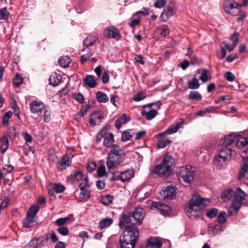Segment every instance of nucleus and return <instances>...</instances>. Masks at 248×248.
Segmentation results:
<instances>
[{
    "instance_id": "38",
    "label": "nucleus",
    "mask_w": 248,
    "mask_h": 248,
    "mask_svg": "<svg viewBox=\"0 0 248 248\" xmlns=\"http://www.w3.org/2000/svg\"><path fill=\"white\" fill-rule=\"evenodd\" d=\"M3 143L0 146V151L2 153L5 152L8 147V140L6 135H4L2 138Z\"/></svg>"
},
{
    "instance_id": "35",
    "label": "nucleus",
    "mask_w": 248,
    "mask_h": 248,
    "mask_svg": "<svg viewBox=\"0 0 248 248\" xmlns=\"http://www.w3.org/2000/svg\"><path fill=\"white\" fill-rule=\"evenodd\" d=\"M96 39L97 37L93 35H89L86 37L84 40V45L86 46L92 45Z\"/></svg>"
},
{
    "instance_id": "48",
    "label": "nucleus",
    "mask_w": 248,
    "mask_h": 248,
    "mask_svg": "<svg viewBox=\"0 0 248 248\" xmlns=\"http://www.w3.org/2000/svg\"><path fill=\"white\" fill-rule=\"evenodd\" d=\"M171 142L169 139H162L158 141L157 145L159 148H164Z\"/></svg>"
},
{
    "instance_id": "58",
    "label": "nucleus",
    "mask_w": 248,
    "mask_h": 248,
    "mask_svg": "<svg viewBox=\"0 0 248 248\" xmlns=\"http://www.w3.org/2000/svg\"><path fill=\"white\" fill-rule=\"evenodd\" d=\"M208 70L207 69H205L202 71L200 77V79L203 82H207L208 80Z\"/></svg>"
},
{
    "instance_id": "42",
    "label": "nucleus",
    "mask_w": 248,
    "mask_h": 248,
    "mask_svg": "<svg viewBox=\"0 0 248 248\" xmlns=\"http://www.w3.org/2000/svg\"><path fill=\"white\" fill-rule=\"evenodd\" d=\"M10 13L6 8H3L0 9V20L2 19L7 20L9 18Z\"/></svg>"
},
{
    "instance_id": "17",
    "label": "nucleus",
    "mask_w": 248,
    "mask_h": 248,
    "mask_svg": "<svg viewBox=\"0 0 248 248\" xmlns=\"http://www.w3.org/2000/svg\"><path fill=\"white\" fill-rule=\"evenodd\" d=\"M134 176V172L132 170H126L122 171L117 176V179L122 182L129 181Z\"/></svg>"
},
{
    "instance_id": "23",
    "label": "nucleus",
    "mask_w": 248,
    "mask_h": 248,
    "mask_svg": "<svg viewBox=\"0 0 248 248\" xmlns=\"http://www.w3.org/2000/svg\"><path fill=\"white\" fill-rule=\"evenodd\" d=\"M62 79V76L60 74L54 73L52 74L49 78V84L53 86L58 85L61 82Z\"/></svg>"
},
{
    "instance_id": "57",
    "label": "nucleus",
    "mask_w": 248,
    "mask_h": 248,
    "mask_svg": "<svg viewBox=\"0 0 248 248\" xmlns=\"http://www.w3.org/2000/svg\"><path fill=\"white\" fill-rule=\"evenodd\" d=\"M69 220L68 217H61L57 219L56 220V223L58 226H62L66 223V222Z\"/></svg>"
},
{
    "instance_id": "37",
    "label": "nucleus",
    "mask_w": 248,
    "mask_h": 248,
    "mask_svg": "<svg viewBox=\"0 0 248 248\" xmlns=\"http://www.w3.org/2000/svg\"><path fill=\"white\" fill-rule=\"evenodd\" d=\"M78 182V186L80 189H89L90 185L88 184V178L86 176H84L81 179V181H80Z\"/></svg>"
},
{
    "instance_id": "45",
    "label": "nucleus",
    "mask_w": 248,
    "mask_h": 248,
    "mask_svg": "<svg viewBox=\"0 0 248 248\" xmlns=\"http://www.w3.org/2000/svg\"><path fill=\"white\" fill-rule=\"evenodd\" d=\"M39 210V207L37 205H32L27 212V214L31 215L32 216H36V213Z\"/></svg>"
},
{
    "instance_id": "47",
    "label": "nucleus",
    "mask_w": 248,
    "mask_h": 248,
    "mask_svg": "<svg viewBox=\"0 0 248 248\" xmlns=\"http://www.w3.org/2000/svg\"><path fill=\"white\" fill-rule=\"evenodd\" d=\"M73 97L75 100L80 104H83L84 103V98L82 94L80 93H74L73 94Z\"/></svg>"
},
{
    "instance_id": "20",
    "label": "nucleus",
    "mask_w": 248,
    "mask_h": 248,
    "mask_svg": "<svg viewBox=\"0 0 248 248\" xmlns=\"http://www.w3.org/2000/svg\"><path fill=\"white\" fill-rule=\"evenodd\" d=\"M130 120L129 117L127 116L125 113L120 115L115 122V126L117 129H119L123 124H126Z\"/></svg>"
},
{
    "instance_id": "55",
    "label": "nucleus",
    "mask_w": 248,
    "mask_h": 248,
    "mask_svg": "<svg viewBox=\"0 0 248 248\" xmlns=\"http://www.w3.org/2000/svg\"><path fill=\"white\" fill-rule=\"evenodd\" d=\"M224 77L229 82H232L234 80L235 76L234 74L229 71L225 72Z\"/></svg>"
},
{
    "instance_id": "25",
    "label": "nucleus",
    "mask_w": 248,
    "mask_h": 248,
    "mask_svg": "<svg viewBox=\"0 0 248 248\" xmlns=\"http://www.w3.org/2000/svg\"><path fill=\"white\" fill-rule=\"evenodd\" d=\"M184 123L185 121L184 120H182L178 123L176 125L168 128L165 131V134L168 135H171L176 133L180 127L184 124Z\"/></svg>"
},
{
    "instance_id": "59",
    "label": "nucleus",
    "mask_w": 248,
    "mask_h": 248,
    "mask_svg": "<svg viewBox=\"0 0 248 248\" xmlns=\"http://www.w3.org/2000/svg\"><path fill=\"white\" fill-rule=\"evenodd\" d=\"M97 174L99 176L102 177L106 174V168L104 165H101L97 169Z\"/></svg>"
},
{
    "instance_id": "14",
    "label": "nucleus",
    "mask_w": 248,
    "mask_h": 248,
    "mask_svg": "<svg viewBox=\"0 0 248 248\" xmlns=\"http://www.w3.org/2000/svg\"><path fill=\"white\" fill-rule=\"evenodd\" d=\"M30 110L31 113L36 114L38 112H41L45 108L44 104L39 101H33L30 105Z\"/></svg>"
},
{
    "instance_id": "62",
    "label": "nucleus",
    "mask_w": 248,
    "mask_h": 248,
    "mask_svg": "<svg viewBox=\"0 0 248 248\" xmlns=\"http://www.w3.org/2000/svg\"><path fill=\"white\" fill-rule=\"evenodd\" d=\"M22 136L27 142H31L32 140L31 136L27 132H23L22 133Z\"/></svg>"
},
{
    "instance_id": "44",
    "label": "nucleus",
    "mask_w": 248,
    "mask_h": 248,
    "mask_svg": "<svg viewBox=\"0 0 248 248\" xmlns=\"http://www.w3.org/2000/svg\"><path fill=\"white\" fill-rule=\"evenodd\" d=\"M101 116L99 115L98 113L94 112L93 113L90 118H89V123L92 125H95L96 123L95 122V119H101Z\"/></svg>"
},
{
    "instance_id": "36",
    "label": "nucleus",
    "mask_w": 248,
    "mask_h": 248,
    "mask_svg": "<svg viewBox=\"0 0 248 248\" xmlns=\"http://www.w3.org/2000/svg\"><path fill=\"white\" fill-rule=\"evenodd\" d=\"M200 86L198 79L196 78H193L188 84V87L190 89H197L199 88Z\"/></svg>"
},
{
    "instance_id": "26",
    "label": "nucleus",
    "mask_w": 248,
    "mask_h": 248,
    "mask_svg": "<svg viewBox=\"0 0 248 248\" xmlns=\"http://www.w3.org/2000/svg\"><path fill=\"white\" fill-rule=\"evenodd\" d=\"M113 223V220L109 217L101 219L99 222V227L101 230L109 227Z\"/></svg>"
},
{
    "instance_id": "43",
    "label": "nucleus",
    "mask_w": 248,
    "mask_h": 248,
    "mask_svg": "<svg viewBox=\"0 0 248 248\" xmlns=\"http://www.w3.org/2000/svg\"><path fill=\"white\" fill-rule=\"evenodd\" d=\"M23 82V78L20 77L18 73L16 74L15 78L13 79V84L15 87H18Z\"/></svg>"
},
{
    "instance_id": "19",
    "label": "nucleus",
    "mask_w": 248,
    "mask_h": 248,
    "mask_svg": "<svg viewBox=\"0 0 248 248\" xmlns=\"http://www.w3.org/2000/svg\"><path fill=\"white\" fill-rule=\"evenodd\" d=\"M174 14V9L170 6L165 8L162 13L160 19L161 21L165 22L168 20Z\"/></svg>"
},
{
    "instance_id": "63",
    "label": "nucleus",
    "mask_w": 248,
    "mask_h": 248,
    "mask_svg": "<svg viewBox=\"0 0 248 248\" xmlns=\"http://www.w3.org/2000/svg\"><path fill=\"white\" fill-rule=\"evenodd\" d=\"M140 15H142V16L148 15V10L145 8H143L142 10L137 12L135 14V16H138Z\"/></svg>"
},
{
    "instance_id": "31",
    "label": "nucleus",
    "mask_w": 248,
    "mask_h": 248,
    "mask_svg": "<svg viewBox=\"0 0 248 248\" xmlns=\"http://www.w3.org/2000/svg\"><path fill=\"white\" fill-rule=\"evenodd\" d=\"M79 199L81 202H85L90 197V191L89 189H80Z\"/></svg>"
},
{
    "instance_id": "27",
    "label": "nucleus",
    "mask_w": 248,
    "mask_h": 248,
    "mask_svg": "<svg viewBox=\"0 0 248 248\" xmlns=\"http://www.w3.org/2000/svg\"><path fill=\"white\" fill-rule=\"evenodd\" d=\"M84 83L91 88L95 87L97 83L92 75H88L83 79Z\"/></svg>"
},
{
    "instance_id": "7",
    "label": "nucleus",
    "mask_w": 248,
    "mask_h": 248,
    "mask_svg": "<svg viewBox=\"0 0 248 248\" xmlns=\"http://www.w3.org/2000/svg\"><path fill=\"white\" fill-rule=\"evenodd\" d=\"M218 154L214 158V164L217 166H222L231 158L232 150L230 148L219 145Z\"/></svg>"
},
{
    "instance_id": "6",
    "label": "nucleus",
    "mask_w": 248,
    "mask_h": 248,
    "mask_svg": "<svg viewBox=\"0 0 248 248\" xmlns=\"http://www.w3.org/2000/svg\"><path fill=\"white\" fill-rule=\"evenodd\" d=\"M121 149H111L108 154L106 165L108 170L116 168L123 161V153Z\"/></svg>"
},
{
    "instance_id": "12",
    "label": "nucleus",
    "mask_w": 248,
    "mask_h": 248,
    "mask_svg": "<svg viewBox=\"0 0 248 248\" xmlns=\"http://www.w3.org/2000/svg\"><path fill=\"white\" fill-rule=\"evenodd\" d=\"M176 190L173 186H168L160 192V194L164 199L171 200L176 196Z\"/></svg>"
},
{
    "instance_id": "41",
    "label": "nucleus",
    "mask_w": 248,
    "mask_h": 248,
    "mask_svg": "<svg viewBox=\"0 0 248 248\" xmlns=\"http://www.w3.org/2000/svg\"><path fill=\"white\" fill-rule=\"evenodd\" d=\"M202 98V95L197 91H191L189 93L188 99L194 100H200Z\"/></svg>"
},
{
    "instance_id": "1",
    "label": "nucleus",
    "mask_w": 248,
    "mask_h": 248,
    "mask_svg": "<svg viewBox=\"0 0 248 248\" xmlns=\"http://www.w3.org/2000/svg\"><path fill=\"white\" fill-rule=\"evenodd\" d=\"M130 214L124 213L120 218L119 225L123 230L120 236L121 248H134L139 236L137 228Z\"/></svg>"
},
{
    "instance_id": "4",
    "label": "nucleus",
    "mask_w": 248,
    "mask_h": 248,
    "mask_svg": "<svg viewBox=\"0 0 248 248\" xmlns=\"http://www.w3.org/2000/svg\"><path fill=\"white\" fill-rule=\"evenodd\" d=\"M173 161L174 159L170 155H165L161 163L155 167L153 172L160 177H167L169 176L171 172V167Z\"/></svg>"
},
{
    "instance_id": "29",
    "label": "nucleus",
    "mask_w": 248,
    "mask_h": 248,
    "mask_svg": "<svg viewBox=\"0 0 248 248\" xmlns=\"http://www.w3.org/2000/svg\"><path fill=\"white\" fill-rule=\"evenodd\" d=\"M209 232L212 235H217L219 231L224 230V227L218 224H216L213 226H209L208 228Z\"/></svg>"
},
{
    "instance_id": "2",
    "label": "nucleus",
    "mask_w": 248,
    "mask_h": 248,
    "mask_svg": "<svg viewBox=\"0 0 248 248\" xmlns=\"http://www.w3.org/2000/svg\"><path fill=\"white\" fill-rule=\"evenodd\" d=\"M233 195H234V199L228 211L229 216L233 214L232 209L236 212H238L241 207L242 201L246 196V193L239 187L237 188L235 192L232 189L225 190L222 194L221 197L224 201H226L230 200Z\"/></svg>"
},
{
    "instance_id": "53",
    "label": "nucleus",
    "mask_w": 248,
    "mask_h": 248,
    "mask_svg": "<svg viewBox=\"0 0 248 248\" xmlns=\"http://www.w3.org/2000/svg\"><path fill=\"white\" fill-rule=\"evenodd\" d=\"M132 136L130 135V132L127 131H124L122 133L121 140L123 141H125L131 140Z\"/></svg>"
},
{
    "instance_id": "21",
    "label": "nucleus",
    "mask_w": 248,
    "mask_h": 248,
    "mask_svg": "<svg viewBox=\"0 0 248 248\" xmlns=\"http://www.w3.org/2000/svg\"><path fill=\"white\" fill-rule=\"evenodd\" d=\"M162 246V242L159 239L155 238H150L146 246V248H161Z\"/></svg>"
},
{
    "instance_id": "52",
    "label": "nucleus",
    "mask_w": 248,
    "mask_h": 248,
    "mask_svg": "<svg viewBox=\"0 0 248 248\" xmlns=\"http://www.w3.org/2000/svg\"><path fill=\"white\" fill-rule=\"evenodd\" d=\"M12 116V112L10 111L6 112L3 115L2 118V123L3 125H6L8 123L10 118Z\"/></svg>"
},
{
    "instance_id": "15",
    "label": "nucleus",
    "mask_w": 248,
    "mask_h": 248,
    "mask_svg": "<svg viewBox=\"0 0 248 248\" xmlns=\"http://www.w3.org/2000/svg\"><path fill=\"white\" fill-rule=\"evenodd\" d=\"M36 220V216H32L27 214L26 218L22 221V224L24 227L30 228L37 224Z\"/></svg>"
},
{
    "instance_id": "46",
    "label": "nucleus",
    "mask_w": 248,
    "mask_h": 248,
    "mask_svg": "<svg viewBox=\"0 0 248 248\" xmlns=\"http://www.w3.org/2000/svg\"><path fill=\"white\" fill-rule=\"evenodd\" d=\"M146 96V93L144 92H140L133 97V100L136 101H140L144 99Z\"/></svg>"
},
{
    "instance_id": "50",
    "label": "nucleus",
    "mask_w": 248,
    "mask_h": 248,
    "mask_svg": "<svg viewBox=\"0 0 248 248\" xmlns=\"http://www.w3.org/2000/svg\"><path fill=\"white\" fill-rule=\"evenodd\" d=\"M44 112V122L46 123L48 122L51 119V111L49 109H46L45 107Z\"/></svg>"
},
{
    "instance_id": "16",
    "label": "nucleus",
    "mask_w": 248,
    "mask_h": 248,
    "mask_svg": "<svg viewBox=\"0 0 248 248\" xmlns=\"http://www.w3.org/2000/svg\"><path fill=\"white\" fill-rule=\"evenodd\" d=\"M244 155H243V158L244 165L240 171L238 179H240L245 176L246 173L248 170V149L244 152Z\"/></svg>"
},
{
    "instance_id": "54",
    "label": "nucleus",
    "mask_w": 248,
    "mask_h": 248,
    "mask_svg": "<svg viewBox=\"0 0 248 248\" xmlns=\"http://www.w3.org/2000/svg\"><path fill=\"white\" fill-rule=\"evenodd\" d=\"M58 232L63 236H66L68 234L69 230L67 228L62 226L59 228L57 230Z\"/></svg>"
},
{
    "instance_id": "60",
    "label": "nucleus",
    "mask_w": 248,
    "mask_h": 248,
    "mask_svg": "<svg viewBox=\"0 0 248 248\" xmlns=\"http://www.w3.org/2000/svg\"><path fill=\"white\" fill-rule=\"evenodd\" d=\"M166 0H156L154 5L156 8H161L166 5Z\"/></svg>"
},
{
    "instance_id": "24",
    "label": "nucleus",
    "mask_w": 248,
    "mask_h": 248,
    "mask_svg": "<svg viewBox=\"0 0 248 248\" xmlns=\"http://www.w3.org/2000/svg\"><path fill=\"white\" fill-rule=\"evenodd\" d=\"M114 141L113 135L111 133H107L105 134L103 140V145L107 147L112 146V143Z\"/></svg>"
},
{
    "instance_id": "33",
    "label": "nucleus",
    "mask_w": 248,
    "mask_h": 248,
    "mask_svg": "<svg viewBox=\"0 0 248 248\" xmlns=\"http://www.w3.org/2000/svg\"><path fill=\"white\" fill-rule=\"evenodd\" d=\"M96 98L98 102L104 103L107 102L108 100L107 95L100 91H98L96 93Z\"/></svg>"
},
{
    "instance_id": "34",
    "label": "nucleus",
    "mask_w": 248,
    "mask_h": 248,
    "mask_svg": "<svg viewBox=\"0 0 248 248\" xmlns=\"http://www.w3.org/2000/svg\"><path fill=\"white\" fill-rule=\"evenodd\" d=\"M70 62V59L68 56L62 57L58 60V63L59 65L64 68H66L69 66V64Z\"/></svg>"
},
{
    "instance_id": "39",
    "label": "nucleus",
    "mask_w": 248,
    "mask_h": 248,
    "mask_svg": "<svg viewBox=\"0 0 248 248\" xmlns=\"http://www.w3.org/2000/svg\"><path fill=\"white\" fill-rule=\"evenodd\" d=\"M113 196L110 195H106L103 196L101 200V202L104 205H108L112 202Z\"/></svg>"
},
{
    "instance_id": "28",
    "label": "nucleus",
    "mask_w": 248,
    "mask_h": 248,
    "mask_svg": "<svg viewBox=\"0 0 248 248\" xmlns=\"http://www.w3.org/2000/svg\"><path fill=\"white\" fill-rule=\"evenodd\" d=\"M70 158L68 156H64L58 165V168L60 170H64L66 167L70 166Z\"/></svg>"
},
{
    "instance_id": "13",
    "label": "nucleus",
    "mask_w": 248,
    "mask_h": 248,
    "mask_svg": "<svg viewBox=\"0 0 248 248\" xmlns=\"http://www.w3.org/2000/svg\"><path fill=\"white\" fill-rule=\"evenodd\" d=\"M48 239L47 236H40L31 239L28 243L29 247L34 248L42 247L45 246V240Z\"/></svg>"
},
{
    "instance_id": "49",
    "label": "nucleus",
    "mask_w": 248,
    "mask_h": 248,
    "mask_svg": "<svg viewBox=\"0 0 248 248\" xmlns=\"http://www.w3.org/2000/svg\"><path fill=\"white\" fill-rule=\"evenodd\" d=\"M218 212L217 209L215 208H212L207 212L206 216L210 218H212L217 215Z\"/></svg>"
},
{
    "instance_id": "56",
    "label": "nucleus",
    "mask_w": 248,
    "mask_h": 248,
    "mask_svg": "<svg viewBox=\"0 0 248 248\" xmlns=\"http://www.w3.org/2000/svg\"><path fill=\"white\" fill-rule=\"evenodd\" d=\"M8 136L11 139H15L16 136V131L15 127H12L9 128Z\"/></svg>"
},
{
    "instance_id": "8",
    "label": "nucleus",
    "mask_w": 248,
    "mask_h": 248,
    "mask_svg": "<svg viewBox=\"0 0 248 248\" xmlns=\"http://www.w3.org/2000/svg\"><path fill=\"white\" fill-rule=\"evenodd\" d=\"M241 5L233 0H226L223 3V8L225 12L233 16H236L240 12Z\"/></svg>"
},
{
    "instance_id": "10",
    "label": "nucleus",
    "mask_w": 248,
    "mask_h": 248,
    "mask_svg": "<svg viewBox=\"0 0 248 248\" xmlns=\"http://www.w3.org/2000/svg\"><path fill=\"white\" fill-rule=\"evenodd\" d=\"M104 35L106 38H114L117 40L121 37L119 30L114 26L106 28L104 30Z\"/></svg>"
},
{
    "instance_id": "9",
    "label": "nucleus",
    "mask_w": 248,
    "mask_h": 248,
    "mask_svg": "<svg viewBox=\"0 0 248 248\" xmlns=\"http://www.w3.org/2000/svg\"><path fill=\"white\" fill-rule=\"evenodd\" d=\"M151 207L152 208H155L158 209L163 216H169L170 214V207L161 202H154L151 204Z\"/></svg>"
},
{
    "instance_id": "40",
    "label": "nucleus",
    "mask_w": 248,
    "mask_h": 248,
    "mask_svg": "<svg viewBox=\"0 0 248 248\" xmlns=\"http://www.w3.org/2000/svg\"><path fill=\"white\" fill-rule=\"evenodd\" d=\"M52 188L55 190L57 193L62 192L64 189L65 187L63 185L60 183H54L52 186Z\"/></svg>"
},
{
    "instance_id": "11",
    "label": "nucleus",
    "mask_w": 248,
    "mask_h": 248,
    "mask_svg": "<svg viewBox=\"0 0 248 248\" xmlns=\"http://www.w3.org/2000/svg\"><path fill=\"white\" fill-rule=\"evenodd\" d=\"M135 224L141 223L143 218V209L140 207L135 208L134 210L130 213Z\"/></svg>"
},
{
    "instance_id": "18",
    "label": "nucleus",
    "mask_w": 248,
    "mask_h": 248,
    "mask_svg": "<svg viewBox=\"0 0 248 248\" xmlns=\"http://www.w3.org/2000/svg\"><path fill=\"white\" fill-rule=\"evenodd\" d=\"M238 134L235 133H232L229 135L225 136L223 140L220 141V145L223 146L227 147L230 145L235 140L236 137Z\"/></svg>"
},
{
    "instance_id": "22",
    "label": "nucleus",
    "mask_w": 248,
    "mask_h": 248,
    "mask_svg": "<svg viewBox=\"0 0 248 248\" xmlns=\"http://www.w3.org/2000/svg\"><path fill=\"white\" fill-rule=\"evenodd\" d=\"M85 176V175H83V173L79 171L75 170L69 176V179L70 181H71L72 182H75V181H78L79 182L80 181H81V179Z\"/></svg>"
},
{
    "instance_id": "5",
    "label": "nucleus",
    "mask_w": 248,
    "mask_h": 248,
    "mask_svg": "<svg viewBox=\"0 0 248 248\" xmlns=\"http://www.w3.org/2000/svg\"><path fill=\"white\" fill-rule=\"evenodd\" d=\"M195 174V168L190 165L181 167L176 172V175L181 184H190L194 179Z\"/></svg>"
},
{
    "instance_id": "3",
    "label": "nucleus",
    "mask_w": 248,
    "mask_h": 248,
    "mask_svg": "<svg viewBox=\"0 0 248 248\" xmlns=\"http://www.w3.org/2000/svg\"><path fill=\"white\" fill-rule=\"evenodd\" d=\"M207 201V199L200 196H193L186 205L185 210L186 215L189 217L199 216Z\"/></svg>"
},
{
    "instance_id": "61",
    "label": "nucleus",
    "mask_w": 248,
    "mask_h": 248,
    "mask_svg": "<svg viewBox=\"0 0 248 248\" xmlns=\"http://www.w3.org/2000/svg\"><path fill=\"white\" fill-rule=\"evenodd\" d=\"M106 131L104 130L103 129L101 130L96 135V141L97 142H99L102 139H104L105 136V134H106Z\"/></svg>"
},
{
    "instance_id": "30",
    "label": "nucleus",
    "mask_w": 248,
    "mask_h": 248,
    "mask_svg": "<svg viewBox=\"0 0 248 248\" xmlns=\"http://www.w3.org/2000/svg\"><path fill=\"white\" fill-rule=\"evenodd\" d=\"M157 113V111L155 109H151L149 111L146 112L145 110L141 111V115L145 116L147 120H151L155 118Z\"/></svg>"
},
{
    "instance_id": "51",
    "label": "nucleus",
    "mask_w": 248,
    "mask_h": 248,
    "mask_svg": "<svg viewBox=\"0 0 248 248\" xmlns=\"http://www.w3.org/2000/svg\"><path fill=\"white\" fill-rule=\"evenodd\" d=\"M226 213L225 211L220 212L217 217L218 222L221 224L224 223L226 221Z\"/></svg>"
},
{
    "instance_id": "64",
    "label": "nucleus",
    "mask_w": 248,
    "mask_h": 248,
    "mask_svg": "<svg viewBox=\"0 0 248 248\" xmlns=\"http://www.w3.org/2000/svg\"><path fill=\"white\" fill-rule=\"evenodd\" d=\"M238 39L239 36L238 34L237 33H234L231 37V40L232 42V44L236 46L238 42Z\"/></svg>"
},
{
    "instance_id": "32",
    "label": "nucleus",
    "mask_w": 248,
    "mask_h": 248,
    "mask_svg": "<svg viewBox=\"0 0 248 248\" xmlns=\"http://www.w3.org/2000/svg\"><path fill=\"white\" fill-rule=\"evenodd\" d=\"M236 145L239 148H243L248 144V136L245 138L240 137L236 141Z\"/></svg>"
}]
</instances>
